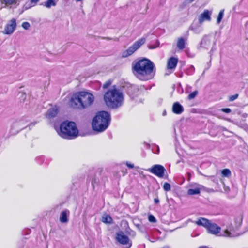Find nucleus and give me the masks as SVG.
<instances>
[{
    "instance_id": "1",
    "label": "nucleus",
    "mask_w": 248,
    "mask_h": 248,
    "mask_svg": "<svg viewBox=\"0 0 248 248\" xmlns=\"http://www.w3.org/2000/svg\"><path fill=\"white\" fill-rule=\"evenodd\" d=\"M132 70L133 74L139 79L147 81L152 79L156 72L155 64L147 58H142L133 62Z\"/></svg>"
},
{
    "instance_id": "2",
    "label": "nucleus",
    "mask_w": 248,
    "mask_h": 248,
    "mask_svg": "<svg viewBox=\"0 0 248 248\" xmlns=\"http://www.w3.org/2000/svg\"><path fill=\"white\" fill-rule=\"evenodd\" d=\"M95 97L91 93L81 91L74 94L69 101V106L75 109L82 110L90 108L94 103Z\"/></svg>"
},
{
    "instance_id": "3",
    "label": "nucleus",
    "mask_w": 248,
    "mask_h": 248,
    "mask_svg": "<svg viewBox=\"0 0 248 248\" xmlns=\"http://www.w3.org/2000/svg\"><path fill=\"white\" fill-rule=\"evenodd\" d=\"M104 99L108 107L117 108L122 106L124 98L123 93L114 86L105 93Z\"/></svg>"
},
{
    "instance_id": "4",
    "label": "nucleus",
    "mask_w": 248,
    "mask_h": 248,
    "mask_svg": "<svg viewBox=\"0 0 248 248\" xmlns=\"http://www.w3.org/2000/svg\"><path fill=\"white\" fill-rule=\"evenodd\" d=\"M110 120L109 113L105 111H100L93 119L92 128L97 132H103L108 128Z\"/></svg>"
},
{
    "instance_id": "5",
    "label": "nucleus",
    "mask_w": 248,
    "mask_h": 248,
    "mask_svg": "<svg viewBox=\"0 0 248 248\" xmlns=\"http://www.w3.org/2000/svg\"><path fill=\"white\" fill-rule=\"evenodd\" d=\"M59 134L63 138L72 139L78 136V131L75 122L65 121L61 124Z\"/></svg>"
},
{
    "instance_id": "6",
    "label": "nucleus",
    "mask_w": 248,
    "mask_h": 248,
    "mask_svg": "<svg viewBox=\"0 0 248 248\" xmlns=\"http://www.w3.org/2000/svg\"><path fill=\"white\" fill-rule=\"evenodd\" d=\"M243 218H232L229 224L226 225V229L220 236L234 237L239 235L237 232L242 223Z\"/></svg>"
},
{
    "instance_id": "7",
    "label": "nucleus",
    "mask_w": 248,
    "mask_h": 248,
    "mask_svg": "<svg viewBox=\"0 0 248 248\" xmlns=\"http://www.w3.org/2000/svg\"><path fill=\"white\" fill-rule=\"evenodd\" d=\"M198 226H203L206 228L208 232L213 234H217L221 230L220 227L216 224L211 223L206 218H200L197 220L194 221Z\"/></svg>"
},
{
    "instance_id": "8",
    "label": "nucleus",
    "mask_w": 248,
    "mask_h": 248,
    "mask_svg": "<svg viewBox=\"0 0 248 248\" xmlns=\"http://www.w3.org/2000/svg\"><path fill=\"white\" fill-rule=\"evenodd\" d=\"M145 39L142 38L135 42L132 46L127 50L122 52V56L123 58H126L133 54L140 47L144 44Z\"/></svg>"
},
{
    "instance_id": "9",
    "label": "nucleus",
    "mask_w": 248,
    "mask_h": 248,
    "mask_svg": "<svg viewBox=\"0 0 248 248\" xmlns=\"http://www.w3.org/2000/svg\"><path fill=\"white\" fill-rule=\"evenodd\" d=\"M145 39L142 38L135 42L132 46L127 50L122 52V56L123 58H126L133 54L140 47L144 44Z\"/></svg>"
},
{
    "instance_id": "10",
    "label": "nucleus",
    "mask_w": 248,
    "mask_h": 248,
    "mask_svg": "<svg viewBox=\"0 0 248 248\" xmlns=\"http://www.w3.org/2000/svg\"><path fill=\"white\" fill-rule=\"evenodd\" d=\"M148 170L158 177L162 178L164 175L166 170L163 166L157 164L153 165Z\"/></svg>"
},
{
    "instance_id": "11",
    "label": "nucleus",
    "mask_w": 248,
    "mask_h": 248,
    "mask_svg": "<svg viewBox=\"0 0 248 248\" xmlns=\"http://www.w3.org/2000/svg\"><path fill=\"white\" fill-rule=\"evenodd\" d=\"M117 240L122 245H126L128 246V248L131 246V243L130 242L128 237L124 234L122 231H120L116 233Z\"/></svg>"
},
{
    "instance_id": "12",
    "label": "nucleus",
    "mask_w": 248,
    "mask_h": 248,
    "mask_svg": "<svg viewBox=\"0 0 248 248\" xmlns=\"http://www.w3.org/2000/svg\"><path fill=\"white\" fill-rule=\"evenodd\" d=\"M16 27V20L15 18H12L10 20L6 25L4 30L3 31L4 34H11L15 30Z\"/></svg>"
},
{
    "instance_id": "13",
    "label": "nucleus",
    "mask_w": 248,
    "mask_h": 248,
    "mask_svg": "<svg viewBox=\"0 0 248 248\" xmlns=\"http://www.w3.org/2000/svg\"><path fill=\"white\" fill-rule=\"evenodd\" d=\"M211 45V37L209 35H204L202 39L199 46L198 47L199 49L202 48L208 49Z\"/></svg>"
},
{
    "instance_id": "14",
    "label": "nucleus",
    "mask_w": 248,
    "mask_h": 248,
    "mask_svg": "<svg viewBox=\"0 0 248 248\" xmlns=\"http://www.w3.org/2000/svg\"><path fill=\"white\" fill-rule=\"evenodd\" d=\"M189 187L190 188L187 191V194L194 195L200 194L202 186L197 183H192L189 185Z\"/></svg>"
},
{
    "instance_id": "15",
    "label": "nucleus",
    "mask_w": 248,
    "mask_h": 248,
    "mask_svg": "<svg viewBox=\"0 0 248 248\" xmlns=\"http://www.w3.org/2000/svg\"><path fill=\"white\" fill-rule=\"evenodd\" d=\"M212 14V11L205 10L199 16V23L200 24H202V23L205 21H210L211 20V16Z\"/></svg>"
},
{
    "instance_id": "16",
    "label": "nucleus",
    "mask_w": 248,
    "mask_h": 248,
    "mask_svg": "<svg viewBox=\"0 0 248 248\" xmlns=\"http://www.w3.org/2000/svg\"><path fill=\"white\" fill-rule=\"evenodd\" d=\"M59 108L56 106L50 108L46 114V117L49 119H52L56 117L58 113Z\"/></svg>"
},
{
    "instance_id": "17",
    "label": "nucleus",
    "mask_w": 248,
    "mask_h": 248,
    "mask_svg": "<svg viewBox=\"0 0 248 248\" xmlns=\"http://www.w3.org/2000/svg\"><path fill=\"white\" fill-rule=\"evenodd\" d=\"M172 111L175 114H180L183 112L184 108L179 102H175L172 106Z\"/></svg>"
},
{
    "instance_id": "18",
    "label": "nucleus",
    "mask_w": 248,
    "mask_h": 248,
    "mask_svg": "<svg viewBox=\"0 0 248 248\" xmlns=\"http://www.w3.org/2000/svg\"><path fill=\"white\" fill-rule=\"evenodd\" d=\"M178 60L174 57L170 58L167 62V68L168 69H174L176 67Z\"/></svg>"
},
{
    "instance_id": "19",
    "label": "nucleus",
    "mask_w": 248,
    "mask_h": 248,
    "mask_svg": "<svg viewBox=\"0 0 248 248\" xmlns=\"http://www.w3.org/2000/svg\"><path fill=\"white\" fill-rule=\"evenodd\" d=\"M19 123L16 122V121L12 123L10 130L11 133L12 134H16L18 133L20 130L22 129L21 126H19Z\"/></svg>"
},
{
    "instance_id": "20",
    "label": "nucleus",
    "mask_w": 248,
    "mask_h": 248,
    "mask_svg": "<svg viewBox=\"0 0 248 248\" xmlns=\"http://www.w3.org/2000/svg\"><path fill=\"white\" fill-rule=\"evenodd\" d=\"M189 29L193 31V32L195 34H199L202 31V28L200 27V25H196V24H192Z\"/></svg>"
},
{
    "instance_id": "21",
    "label": "nucleus",
    "mask_w": 248,
    "mask_h": 248,
    "mask_svg": "<svg viewBox=\"0 0 248 248\" xmlns=\"http://www.w3.org/2000/svg\"><path fill=\"white\" fill-rule=\"evenodd\" d=\"M177 46L180 50H183L185 48V41L183 38L181 37L178 39L177 43Z\"/></svg>"
},
{
    "instance_id": "22",
    "label": "nucleus",
    "mask_w": 248,
    "mask_h": 248,
    "mask_svg": "<svg viewBox=\"0 0 248 248\" xmlns=\"http://www.w3.org/2000/svg\"><path fill=\"white\" fill-rule=\"evenodd\" d=\"M1 3L6 6H10L16 4L19 0H0Z\"/></svg>"
},
{
    "instance_id": "23",
    "label": "nucleus",
    "mask_w": 248,
    "mask_h": 248,
    "mask_svg": "<svg viewBox=\"0 0 248 248\" xmlns=\"http://www.w3.org/2000/svg\"><path fill=\"white\" fill-rule=\"evenodd\" d=\"M56 5V3L55 0H48L44 4L45 6L48 8H50L51 6H55Z\"/></svg>"
},
{
    "instance_id": "24",
    "label": "nucleus",
    "mask_w": 248,
    "mask_h": 248,
    "mask_svg": "<svg viewBox=\"0 0 248 248\" xmlns=\"http://www.w3.org/2000/svg\"><path fill=\"white\" fill-rule=\"evenodd\" d=\"M224 10L223 9L220 11V12L218 14V15L217 16V24H219L220 23L221 21L222 20L223 16H224Z\"/></svg>"
},
{
    "instance_id": "25",
    "label": "nucleus",
    "mask_w": 248,
    "mask_h": 248,
    "mask_svg": "<svg viewBox=\"0 0 248 248\" xmlns=\"http://www.w3.org/2000/svg\"><path fill=\"white\" fill-rule=\"evenodd\" d=\"M221 173L223 176L227 177L230 176L231 175V172L228 169H223L221 171Z\"/></svg>"
},
{
    "instance_id": "26",
    "label": "nucleus",
    "mask_w": 248,
    "mask_h": 248,
    "mask_svg": "<svg viewBox=\"0 0 248 248\" xmlns=\"http://www.w3.org/2000/svg\"><path fill=\"white\" fill-rule=\"evenodd\" d=\"M16 122H18L19 126H21L22 129L25 127V124H26V121L24 119H20L18 120H16Z\"/></svg>"
},
{
    "instance_id": "27",
    "label": "nucleus",
    "mask_w": 248,
    "mask_h": 248,
    "mask_svg": "<svg viewBox=\"0 0 248 248\" xmlns=\"http://www.w3.org/2000/svg\"><path fill=\"white\" fill-rule=\"evenodd\" d=\"M16 122H18L19 126H21L22 129L25 127V124H26V121L24 119H20L18 120H16Z\"/></svg>"
},
{
    "instance_id": "28",
    "label": "nucleus",
    "mask_w": 248,
    "mask_h": 248,
    "mask_svg": "<svg viewBox=\"0 0 248 248\" xmlns=\"http://www.w3.org/2000/svg\"><path fill=\"white\" fill-rule=\"evenodd\" d=\"M16 122H18L19 126H21L22 129L25 127V124H26V121L24 119H20L18 120H16Z\"/></svg>"
},
{
    "instance_id": "29",
    "label": "nucleus",
    "mask_w": 248,
    "mask_h": 248,
    "mask_svg": "<svg viewBox=\"0 0 248 248\" xmlns=\"http://www.w3.org/2000/svg\"><path fill=\"white\" fill-rule=\"evenodd\" d=\"M195 67L193 65H190L186 70V74L189 75H193L195 72Z\"/></svg>"
},
{
    "instance_id": "30",
    "label": "nucleus",
    "mask_w": 248,
    "mask_h": 248,
    "mask_svg": "<svg viewBox=\"0 0 248 248\" xmlns=\"http://www.w3.org/2000/svg\"><path fill=\"white\" fill-rule=\"evenodd\" d=\"M198 91L196 90L191 93H190L188 96V99L189 100H192L194 99L198 94Z\"/></svg>"
},
{
    "instance_id": "31",
    "label": "nucleus",
    "mask_w": 248,
    "mask_h": 248,
    "mask_svg": "<svg viewBox=\"0 0 248 248\" xmlns=\"http://www.w3.org/2000/svg\"><path fill=\"white\" fill-rule=\"evenodd\" d=\"M112 218H102V222L106 224H111L112 222Z\"/></svg>"
},
{
    "instance_id": "32",
    "label": "nucleus",
    "mask_w": 248,
    "mask_h": 248,
    "mask_svg": "<svg viewBox=\"0 0 248 248\" xmlns=\"http://www.w3.org/2000/svg\"><path fill=\"white\" fill-rule=\"evenodd\" d=\"M163 188L166 191H170L171 188L170 185L168 183H165L163 185Z\"/></svg>"
},
{
    "instance_id": "33",
    "label": "nucleus",
    "mask_w": 248,
    "mask_h": 248,
    "mask_svg": "<svg viewBox=\"0 0 248 248\" xmlns=\"http://www.w3.org/2000/svg\"><path fill=\"white\" fill-rule=\"evenodd\" d=\"M175 221H170V218H164V219L162 220V222L164 223L167 224L168 225H170L171 222L173 223Z\"/></svg>"
},
{
    "instance_id": "34",
    "label": "nucleus",
    "mask_w": 248,
    "mask_h": 248,
    "mask_svg": "<svg viewBox=\"0 0 248 248\" xmlns=\"http://www.w3.org/2000/svg\"><path fill=\"white\" fill-rule=\"evenodd\" d=\"M69 215V211L68 210H65L61 213L60 217H67Z\"/></svg>"
},
{
    "instance_id": "35",
    "label": "nucleus",
    "mask_w": 248,
    "mask_h": 248,
    "mask_svg": "<svg viewBox=\"0 0 248 248\" xmlns=\"http://www.w3.org/2000/svg\"><path fill=\"white\" fill-rule=\"evenodd\" d=\"M22 27L25 30H28L30 27V24L28 22H24L22 24Z\"/></svg>"
},
{
    "instance_id": "36",
    "label": "nucleus",
    "mask_w": 248,
    "mask_h": 248,
    "mask_svg": "<svg viewBox=\"0 0 248 248\" xmlns=\"http://www.w3.org/2000/svg\"><path fill=\"white\" fill-rule=\"evenodd\" d=\"M111 81L110 80H108L106 82H105L103 86V88L104 89H107L108 88L111 84Z\"/></svg>"
},
{
    "instance_id": "37",
    "label": "nucleus",
    "mask_w": 248,
    "mask_h": 248,
    "mask_svg": "<svg viewBox=\"0 0 248 248\" xmlns=\"http://www.w3.org/2000/svg\"><path fill=\"white\" fill-rule=\"evenodd\" d=\"M238 94H235L233 95L230 96L229 100L230 101H233L235 100V99H236L238 98Z\"/></svg>"
},
{
    "instance_id": "38",
    "label": "nucleus",
    "mask_w": 248,
    "mask_h": 248,
    "mask_svg": "<svg viewBox=\"0 0 248 248\" xmlns=\"http://www.w3.org/2000/svg\"><path fill=\"white\" fill-rule=\"evenodd\" d=\"M156 44L155 46H154V45H150V46H149V48H150V49H154V48H155L159 46V42L158 41H156Z\"/></svg>"
},
{
    "instance_id": "39",
    "label": "nucleus",
    "mask_w": 248,
    "mask_h": 248,
    "mask_svg": "<svg viewBox=\"0 0 248 248\" xmlns=\"http://www.w3.org/2000/svg\"><path fill=\"white\" fill-rule=\"evenodd\" d=\"M221 111L226 113H229L231 112V109L229 108H223L221 109Z\"/></svg>"
},
{
    "instance_id": "40",
    "label": "nucleus",
    "mask_w": 248,
    "mask_h": 248,
    "mask_svg": "<svg viewBox=\"0 0 248 248\" xmlns=\"http://www.w3.org/2000/svg\"><path fill=\"white\" fill-rule=\"evenodd\" d=\"M60 221L62 223H66L68 219V218H60Z\"/></svg>"
},
{
    "instance_id": "41",
    "label": "nucleus",
    "mask_w": 248,
    "mask_h": 248,
    "mask_svg": "<svg viewBox=\"0 0 248 248\" xmlns=\"http://www.w3.org/2000/svg\"><path fill=\"white\" fill-rule=\"evenodd\" d=\"M31 232V230L26 229L23 231V235H28V234H30Z\"/></svg>"
},
{
    "instance_id": "42",
    "label": "nucleus",
    "mask_w": 248,
    "mask_h": 248,
    "mask_svg": "<svg viewBox=\"0 0 248 248\" xmlns=\"http://www.w3.org/2000/svg\"><path fill=\"white\" fill-rule=\"evenodd\" d=\"M31 0V3L32 4V6H35V5H36V4L37 3V2L39 1V0Z\"/></svg>"
},
{
    "instance_id": "43",
    "label": "nucleus",
    "mask_w": 248,
    "mask_h": 248,
    "mask_svg": "<svg viewBox=\"0 0 248 248\" xmlns=\"http://www.w3.org/2000/svg\"><path fill=\"white\" fill-rule=\"evenodd\" d=\"M126 166L129 168H133L134 167V164L128 163L127 162H126Z\"/></svg>"
},
{
    "instance_id": "44",
    "label": "nucleus",
    "mask_w": 248,
    "mask_h": 248,
    "mask_svg": "<svg viewBox=\"0 0 248 248\" xmlns=\"http://www.w3.org/2000/svg\"><path fill=\"white\" fill-rule=\"evenodd\" d=\"M148 220L151 223H155L156 222L155 218H148Z\"/></svg>"
},
{
    "instance_id": "45",
    "label": "nucleus",
    "mask_w": 248,
    "mask_h": 248,
    "mask_svg": "<svg viewBox=\"0 0 248 248\" xmlns=\"http://www.w3.org/2000/svg\"><path fill=\"white\" fill-rule=\"evenodd\" d=\"M154 202L156 204H158L159 202V200L158 198H155L154 199Z\"/></svg>"
},
{
    "instance_id": "46",
    "label": "nucleus",
    "mask_w": 248,
    "mask_h": 248,
    "mask_svg": "<svg viewBox=\"0 0 248 248\" xmlns=\"http://www.w3.org/2000/svg\"><path fill=\"white\" fill-rule=\"evenodd\" d=\"M156 148V152H155L156 154H158L159 153V148L158 146L155 147Z\"/></svg>"
},
{
    "instance_id": "47",
    "label": "nucleus",
    "mask_w": 248,
    "mask_h": 248,
    "mask_svg": "<svg viewBox=\"0 0 248 248\" xmlns=\"http://www.w3.org/2000/svg\"><path fill=\"white\" fill-rule=\"evenodd\" d=\"M187 174L188 176V181H189L190 179V176H191L190 173L189 172H188Z\"/></svg>"
},
{
    "instance_id": "48",
    "label": "nucleus",
    "mask_w": 248,
    "mask_h": 248,
    "mask_svg": "<svg viewBox=\"0 0 248 248\" xmlns=\"http://www.w3.org/2000/svg\"><path fill=\"white\" fill-rule=\"evenodd\" d=\"M161 248H170V247L168 246H165Z\"/></svg>"
},
{
    "instance_id": "49",
    "label": "nucleus",
    "mask_w": 248,
    "mask_h": 248,
    "mask_svg": "<svg viewBox=\"0 0 248 248\" xmlns=\"http://www.w3.org/2000/svg\"><path fill=\"white\" fill-rule=\"evenodd\" d=\"M189 2H193L194 0H187Z\"/></svg>"
},
{
    "instance_id": "50",
    "label": "nucleus",
    "mask_w": 248,
    "mask_h": 248,
    "mask_svg": "<svg viewBox=\"0 0 248 248\" xmlns=\"http://www.w3.org/2000/svg\"><path fill=\"white\" fill-rule=\"evenodd\" d=\"M148 217H154V216L152 215H150Z\"/></svg>"
},
{
    "instance_id": "51",
    "label": "nucleus",
    "mask_w": 248,
    "mask_h": 248,
    "mask_svg": "<svg viewBox=\"0 0 248 248\" xmlns=\"http://www.w3.org/2000/svg\"><path fill=\"white\" fill-rule=\"evenodd\" d=\"M105 217H110L109 215H107Z\"/></svg>"
},
{
    "instance_id": "52",
    "label": "nucleus",
    "mask_w": 248,
    "mask_h": 248,
    "mask_svg": "<svg viewBox=\"0 0 248 248\" xmlns=\"http://www.w3.org/2000/svg\"><path fill=\"white\" fill-rule=\"evenodd\" d=\"M199 248H205V247H200Z\"/></svg>"
},
{
    "instance_id": "53",
    "label": "nucleus",
    "mask_w": 248,
    "mask_h": 248,
    "mask_svg": "<svg viewBox=\"0 0 248 248\" xmlns=\"http://www.w3.org/2000/svg\"><path fill=\"white\" fill-rule=\"evenodd\" d=\"M77 1H81L82 0H76Z\"/></svg>"
}]
</instances>
